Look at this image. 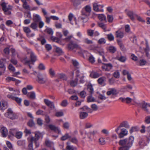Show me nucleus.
<instances>
[{"label":"nucleus","mask_w":150,"mask_h":150,"mask_svg":"<svg viewBox=\"0 0 150 150\" xmlns=\"http://www.w3.org/2000/svg\"><path fill=\"white\" fill-rule=\"evenodd\" d=\"M134 140V138L132 136L128 138L120 140L119 142V144L121 146L119 150H129L133 145Z\"/></svg>","instance_id":"obj_1"},{"label":"nucleus","mask_w":150,"mask_h":150,"mask_svg":"<svg viewBox=\"0 0 150 150\" xmlns=\"http://www.w3.org/2000/svg\"><path fill=\"white\" fill-rule=\"evenodd\" d=\"M34 137H31L30 139V143L28 145V149L29 150H33V143L35 144V148H36L39 146L40 144L38 141L40 138L41 134L38 132H36L35 133Z\"/></svg>","instance_id":"obj_2"},{"label":"nucleus","mask_w":150,"mask_h":150,"mask_svg":"<svg viewBox=\"0 0 150 150\" xmlns=\"http://www.w3.org/2000/svg\"><path fill=\"white\" fill-rule=\"evenodd\" d=\"M30 60H29L27 57H24L23 59V62L25 65L28 66L30 69L34 64L35 62L37 60V59L34 53H32L30 55Z\"/></svg>","instance_id":"obj_3"},{"label":"nucleus","mask_w":150,"mask_h":150,"mask_svg":"<svg viewBox=\"0 0 150 150\" xmlns=\"http://www.w3.org/2000/svg\"><path fill=\"white\" fill-rule=\"evenodd\" d=\"M37 81L40 84H45L49 83L47 76L45 74L38 73L37 74Z\"/></svg>","instance_id":"obj_4"},{"label":"nucleus","mask_w":150,"mask_h":150,"mask_svg":"<svg viewBox=\"0 0 150 150\" xmlns=\"http://www.w3.org/2000/svg\"><path fill=\"white\" fill-rule=\"evenodd\" d=\"M127 15L132 21H134L135 18H136L139 21L142 23L145 22L141 17L132 11H129L127 13Z\"/></svg>","instance_id":"obj_5"},{"label":"nucleus","mask_w":150,"mask_h":150,"mask_svg":"<svg viewBox=\"0 0 150 150\" xmlns=\"http://www.w3.org/2000/svg\"><path fill=\"white\" fill-rule=\"evenodd\" d=\"M5 117L12 120H14L18 118L16 115L14 113L11 108H8L7 112L4 114Z\"/></svg>","instance_id":"obj_6"},{"label":"nucleus","mask_w":150,"mask_h":150,"mask_svg":"<svg viewBox=\"0 0 150 150\" xmlns=\"http://www.w3.org/2000/svg\"><path fill=\"white\" fill-rule=\"evenodd\" d=\"M7 3L3 2L1 4V6L5 14L6 15H9L11 13V8L10 7H7Z\"/></svg>","instance_id":"obj_7"},{"label":"nucleus","mask_w":150,"mask_h":150,"mask_svg":"<svg viewBox=\"0 0 150 150\" xmlns=\"http://www.w3.org/2000/svg\"><path fill=\"white\" fill-rule=\"evenodd\" d=\"M115 59L122 62H124L126 60V57L122 55L121 53L120 52L117 53Z\"/></svg>","instance_id":"obj_8"},{"label":"nucleus","mask_w":150,"mask_h":150,"mask_svg":"<svg viewBox=\"0 0 150 150\" xmlns=\"http://www.w3.org/2000/svg\"><path fill=\"white\" fill-rule=\"evenodd\" d=\"M89 16L88 15L81 11V14L79 17V19L80 20L82 21L83 23H85L88 21V16Z\"/></svg>","instance_id":"obj_9"},{"label":"nucleus","mask_w":150,"mask_h":150,"mask_svg":"<svg viewBox=\"0 0 150 150\" xmlns=\"http://www.w3.org/2000/svg\"><path fill=\"white\" fill-rule=\"evenodd\" d=\"M150 108V103L146 102H144L142 103V108L144 111L148 113H149L150 112L149 108Z\"/></svg>","instance_id":"obj_10"},{"label":"nucleus","mask_w":150,"mask_h":150,"mask_svg":"<svg viewBox=\"0 0 150 150\" xmlns=\"http://www.w3.org/2000/svg\"><path fill=\"white\" fill-rule=\"evenodd\" d=\"M128 131L125 128H122L120 129V132L118 133V137L120 138L124 137L128 134Z\"/></svg>","instance_id":"obj_11"},{"label":"nucleus","mask_w":150,"mask_h":150,"mask_svg":"<svg viewBox=\"0 0 150 150\" xmlns=\"http://www.w3.org/2000/svg\"><path fill=\"white\" fill-rule=\"evenodd\" d=\"M48 127L51 130L54 131L55 132L59 134H61V130L58 127L52 124L49 125Z\"/></svg>","instance_id":"obj_12"},{"label":"nucleus","mask_w":150,"mask_h":150,"mask_svg":"<svg viewBox=\"0 0 150 150\" xmlns=\"http://www.w3.org/2000/svg\"><path fill=\"white\" fill-rule=\"evenodd\" d=\"M44 102L45 103L48 107H50L51 109H54L55 108L54 103L47 99H44Z\"/></svg>","instance_id":"obj_13"},{"label":"nucleus","mask_w":150,"mask_h":150,"mask_svg":"<svg viewBox=\"0 0 150 150\" xmlns=\"http://www.w3.org/2000/svg\"><path fill=\"white\" fill-rule=\"evenodd\" d=\"M19 91L17 90H16V91L14 90L13 93L8 95L7 97L10 99L14 100L16 97L15 96L16 95H19Z\"/></svg>","instance_id":"obj_14"},{"label":"nucleus","mask_w":150,"mask_h":150,"mask_svg":"<svg viewBox=\"0 0 150 150\" xmlns=\"http://www.w3.org/2000/svg\"><path fill=\"white\" fill-rule=\"evenodd\" d=\"M8 107L7 102L4 100L0 101V110H4L6 109Z\"/></svg>","instance_id":"obj_15"},{"label":"nucleus","mask_w":150,"mask_h":150,"mask_svg":"<svg viewBox=\"0 0 150 150\" xmlns=\"http://www.w3.org/2000/svg\"><path fill=\"white\" fill-rule=\"evenodd\" d=\"M103 65L102 66L103 69L105 70V71H109L112 67V65L110 63L103 64Z\"/></svg>","instance_id":"obj_16"},{"label":"nucleus","mask_w":150,"mask_h":150,"mask_svg":"<svg viewBox=\"0 0 150 150\" xmlns=\"http://www.w3.org/2000/svg\"><path fill=\"white\" fill-rule=\"evenodd\" d=\"M91 11V8L90 6L89 5H87L82 9L81 11L89 15Z\"/></svg>","instance_id":"obj_17"},{"label":"nucleus","mask_w":150,"mask_h":150,"mask_svg":"<svg viewBox=\"0 0 150 150\" xmlns=\"http://www.w3.org/2000/svg\"><path fill=\"white\" fill-rule=\"evenodd\" d=\"M68 47L69 50H72L78 47V45L73 41H71L68 45Z\"/></svg>","instance_id":"obj_18"},{"label":"nucleus","mask_w":150,"mask_h":150,"mask_svg":"<svg viewBox=\"0 0 150 150\" xmlns=\"http://www.w3.org/2000/svg\"><path fill=\"white\" fill-rule=\"evenodd\" d=\"M117 93V90L115 88H111L109 89V91L107 92V94L109 96L111 94L113 95H116Z\"/></svg>","instance_id":"obj_19"},{"label":"nucleus","mask_w":150,"mask_h":150,"mask_svg":"<svg viewBox=\"0 0 150 150\" xmlns=\"http://www.w3.org/2000/svg\"><path fill=\"white\" fill-rule=\"evenodd\" d=\"M0 131L3 137H5L7 136L8 132L7 129L5 127H1Z\"/></svg>","instance_id":"obj_20"},{"label":"nucleus","mask_w":150,"mask_h":150,"mask_svg":"<svg viewBox=\"0 0 150 150\" xmlns=\"http://www.w3.org/2000/svg\"><path fill=\"white\" fill-rule=\"evenodd\" d=\"M120 127H125L126 129H129L130 127V126L128 122L126 121H123L120 124Z\"/></svg>","instance_id":"obj_21"},{"label":"nucleus","mask_w":150,"mask_h":150,"mask_svg":"<svg viewBox=\"0 0 150 150\" xmlns=\"http://www.w3.org/2000/svg\"><path fill=\"white\" fill-rule=\"evenodd\" d=\"M101 6H100V5H98L96 3H95L93 4V10L96 11H103V9H99V7Z\"/></svg>","instance_id":"obj_22"},{"label":"nucleus","mask_w":150,"mask_h":150,"mask_svg":"<svg viewBox=\"0 0 150 150\" xmlns=\"http://www.w3.org/2000/svg\"><path fill=\"white\" fill-rule=\"evenodd\" d=\"M115 35L116 37L121 38L124 36V33L123 32L118 30L116 32Z\"/></svg>","instance_id":"obj_23"},{"label":"nucleus","mask_w":150,"mask_h":150,"mask_svg":"<svg viewBox=\"0 0 150 150\" xmlns=\"http://www.w3.org/2000/svg\"><path fill=\"white\" fill-rule=\"evenodd\" d=\"M33 19L34 22L38 23V22L40 21L41 18L39 15L35 14L33 15Z\"/></svg>","instance_id":"obj_24"},{"label":"nucleus","mask_w":150,"mask_h":150,"mask_svg":"<svg viewBox=\"0 0 150 150\" xmlns=\"http://www.w3.org/2000/svg\"><path fill=\"white\" fill-rule=\"evenodd\" d=\"M27 96L31 99H35V94L34 92L32 91L28 93Z\"/></svg>","instance_id":"obj_25"},{"label":"nucleus","mask_w":150,"mask_h":150,"mask_svg":"<svg viewBox=\"0 0 150 150\" xmlns=\"http://www.w3.org/2000/svg\"><path fill=\"white\" fill-rule=\"evenodd\" d=\"M101 75V74L96 72H92L90 74L91 76L93 78H97Z\"/></svg>","instance_id":"obj_26"},{"label":"nucleus","mask_w":150,"mask_h":150,"mask_svg":"<svg viewBox=\"0 0 150 150\" xmlns=\"http://www.w3.org/2000/svg\"><path fill=\"white\" fill-rule=\"evenodd\" d=\"M54 49L56 52L59 55H61L63 54V52L62 49L59 47L56 46H54Z\"/></svg>","instance_id":"obj_27"},{"label":"nucleus","mask_w":150,"mask_h":150,"mask_svg":"<svg viewBox=\"0 0 150 150\" xmlns=\"http://www.w3.org/2000/svg\"><path fill=\"white\" fill-rule=\"evenodd\" d=\"M108 49L110 52L112 53H114L116 50L115 47L112 46H110L108 47Z\"/></svg>","instance_id":"obj_28"},{"label":"nucleus","mask_w":150,"mask_h":150,"mask_svg":"<svg viewBox=\"0 0 150 150\" xmlns=\"http://www.w3.org/2000/svg\"><path fill=\"white\" fill-rule=\"evenodd\" d=\"M88 114L87 113L84 112H81L80 113V117L81 119H84L87 117Z\"/></svg>","instance_id":"obj_29"},{"label":"nucleus","mask_w":150,"mask_h":150,"mask_svg":"<svg viewBox=\"0 0 150 150\" xmlns=\"http://www.w3.org/2000/svg\"><path fill=\"white\" fill-rule=\"evenodd\" d=\"M45 144L46 145L47 147H52V148H54L53 143L51 141L48 140H46L45 141Z\"/></svg>","instance_id":"obj_30"},{"label":"nucleus","mask_w":150,"mask_h":150,"mask_svg":"<svg viewBox=\"0 0 150 150\" xmlns=\"http://www.w3.org/2000/svg\"><path fill=\"white\" fill-rule=\"evenodd\" d=\"M106 80V78L104 76H103L99 78L98 80V81L99 84L102 85Z\"/></svg>","instance_id":"obj_31"},{"label":"nucleus","mask_w":150,"mask_h":150,"mask_svg":"<svg viewBox=\"0 0 150 150\" xmlns=\"http://www.w3.org/2000/svg\"><path fill=\"white\" fill-rule=\"evenodd\" d=\"M88 60L89 62L91 64L94 63L95 62V58L91 54H90L88 56Z\"/></svg>","instance_id":"obj_32"},{"label":"nucleus","mask_w":150,"mask_h":150,"mask_svg":"<svg viewBox=\"0 0 150 150\" xmlns=\"http://www.w3.org/2000/svg\"><path fill=\"white\" fill-rule=\"evenodd\" d=\"M78 81V79L76 78L74 80H72L70 82V84L72 86L74 87L76 86Z\"/></svg>","instance_id":"obj_33"},{"label":"nucleus","mask_w":150,"mask_h":150,"mask_svg":"<svg viewBox=\"0 0 150 150\" xmlns=\"http://www.w3.org/2000/svg\"><path fill=\"white\" fill-rule=\"evenodd\" d=\"M83 42L85 43L88 45H91L93 43V42L92 40H89L88 38L84 39L83 40Z\"/></svg>","instance_id":"obj_34"},{"label":"nucleus","mask_w":150,"mask_h":150,"mask_svg":"<svg viewBox=\"0 0 150 150\" xmlns=\"http://www.w3.org/2000/svg\"><path fill=\"white\" fill-rule=\"evenodd\" d=\"M18 130L17 128L11 129L10 131V133L12 136H15Z\"/></svg>","instance_id":"obj_35"},{"label":"nucleus","mask_w":150,"mask_h":150,"mask_svg":"<svg viewBox=\"0 0 150 150\" xmlns=\"http://www.w3.org/2000/svg\"><path fill=\"white\" fill-rule=\"evenodd\" d=\"M117 42L118 45L120 46L121 50L122 51L124 50H125L124 46L121 41L120 40H117Z\"/></svg>","instance_id":"obj_36"},{"label":"nucleus","mask_w":150,"mask_h":150,"mask_svg":"<svg viewBox=\"0 0 150 150\" xmlns=\"http://www.w3.org/2000/svg\"><path fill=\"white\" fill-rule=\"evenodd\" d=\"M98 17L101 21H106V17L103 14H99Z\"/></svg>","instance_id":"obj_37"},{"label":"nucleus","mask_w":150,"mask_h":150,"mask_svg":"<svg viewBox=\"0 0 150 150\" xmlns=\"http://www.w3.org/2000/svg\"><path fill=\"white\" fill-rule=\"evenodd\" d=\"M23 7L25 9L28 10H30L29 6L27 4V2H23Z\"/></svg>","instance_id":"obj_38"},{"label":"nucleus","mask_w":150,"mask_h":150,"mask_svg":"<svg viewBox=\"0 0 150 150\" xmlns=\"http://www.w3.org/2000/svg\"><path fill=\"white\" fill-rule=\"evenodd\" d=\"M37 40L40 42L42 45H44L46 42V40L42 37L38 38Z\"/></svg>","instance_id":"obj_39"},{"label":"nucleus","mask_w":150,"mask_h":150,"mask_svg":"<svg viewBox=\"0 0 150 150\" xmlns=\"http://www.w3.org/2000/svg\"><path fill=\"white\" fill-rule=\"evenodd\" d=\"M22 135V133L20 131H18V130L15 134V136L16 138L18 139H20L21 138Z\"/></svg>","instance_id":"obj_40"},{"label":"nucleus","mask_w":150,"mask_h":150,"mask_svg":"<svg viewBox=\"0 0 150 150\" xmlns=\"http://www.w3.org/2000/svg\"><path fill=\"white\" fill-rule=\"evenodd\" d=\"M38 24L37 23L33 22L31 24L30 27L33 29L35 30L37 28Z\"/></svg>","instance_id":"obj_41"},{"label":"nucleus","mask_w":150,"mask_h":150,"mask_svg":"<svg viewBox=\"0 0 150 150\" xmlns=\"http://www.w3.org/2000/svg\"><path fill=\"white\" fill-rule=\"evenodd\" d=\"M87 102H94L95 101V99L91 96H89L87 97Z\"/></svg>","instance_id":"obj_42"},{"label":"nucleus","mask_w":150,"mask_h":150,"mask_svg":"<svg viewBox=\"0 0 150 150\" xmlns=\"http://www.w3.org/2000/svg\"><path fill=\"white\" fill-rule=\"evenodd\" d=\"M98 24L99 26L103 29L105 30V31H106V27L105 24L102 22L98 23Z\"/></svg>","instance_id":"obj_43"},{"label":"nucleus","mask_w":150,"mask_h":150,"mask_svg":"<svg viewBox=\"0 0 150 150\" xmlns=\"http://www.w3.org/2000/svg\"><path fill=\"white\" fill-rule=\"evenodd\" d=\"M0 69H1L3 72H4L5 70L6 67L5 66L3 62H1L0 61Z\"/></svg>","instance_id":"obj_44"},{"label":"nucleus","mask_w":150,"mask_h":150,"mask_svg":"<svg viewBox=\"0 0 150 150\" xmlns=\"http://www.w3.org/2000/svg\"><path fill=\"white\" fill-rule=\"evenodd\" d=\"M17 144L20 146H23L25 144V142L23 140H19L17 142Z\"/></svg>","instance_id":"obj_45"},{"label":"nucleus","mask_w":150,"mask_h":150,"mask_svg":"<svg viewBox=\"0 0 150 150\" xmlns=\"http://www.w3.org/2000/svg\"><path fill=\"white\" fill-rule=\"evenodd\" d=\"M58 77L61 79H62L63 80H66L67 79V77L66 75L63 74H58Z\"/></svg>","instance_id":"obj_46"},{"label":"nucleus","mask_w":150,"mask_h":150,"mask_svg":"<svg viewBox=\"0 0 150 150\" xmlns=\"http://www.w3.org/2000/svg\"><path fill=\"white\" fill-rule=\"evenodd\" d=\"M94 31L93 30L91 29L88 30L87 31L88 35L91 37L94 34Z\"/></svg>","instance_id":"obj_47"},{"label":"nucleus","mask_w":150,"mask_h":150,"mask_svg":"<svg viewBox=\"0 0 150 150\" xmlns=\"http://www.w3.org/2000/svg\"><path fill=\"white\" fill-rule=\"evenodd\" d=\"M87 89L91 94H92L93 92V89L91 85H88V86Z\"/></svg>","instance_id":"obj_48"},{"label":"nucleus","mask_w":150,"mask_h":150,"mask_svg":"<svg viewBox=\"0 0 150 150\" xmlns=\"http://www.w3.org/2000/svg\"><path fill=\"white\" fill-rule=\"evenodd\" d=\"M107 37L110 41H112L114 40V36L111 33H110L107 35Z\"/></svg>","instance_id":"obj_49"},{"label":"nucleus","mask_w":150,"mask_h":150,"mask_svg":"<svg viewBox=\"0 0 150 150\" xmlns=\"http://www.w3.org/2000/svg\"><path fill=\"white\" fill-rule=\"evenodd\" d=\"M72 64L76 68H79V63L78 62L75 60H72Z\"/></svg>","instance_id":"obj_50"},{"label":"nucleus","mask_w":150,"mask_h":150,"mask_svg":"<svg viewBox=\"0 0 150 150\" xmlns=\"http://www.w3.org/2000/svg\"><path fill=\"white\" fill-rule=\"evenodd\" d=\"M49 74L52 77L54 76L55 73L54 70L52 68H50L49 70Z\"/></svg>","instance_id":"obj_51"},{"label":"nucleus","mask_w":150,"mask_h":150,"mask_svg":"<svg viewBox=\"0 0 150 150\" xmlns=\"http://www.w3.org/2000/svg\"><path fill=\"white\" fill-rule=\"evenodd\" d=\"M38 68L40 70H44L45 69V65L42 63H40L39 64L38 66Z\"/></svg>","instance_id":"obj_52"},{"label":"nucleus","mask_w":150,"mask_h":150,"mask_svg":"<svg viewBox=\"0 0 150 150\" xmlns=\"http://www.w3.org/2000/svg\"><path fill=\"white\" fill-rule=\"evenodd\" d=\"M99 142L101 145H104L105 144V139L103 137H101L99 139Z\"/></svg>","instance_id":"obj_53"},{"label":"nucleus","mask_w":150,"mask_h":150,"mask_svg":"<svg viewBox=\"0 0 150 150\" xmlns=\"http://www.w3.org/2000/svg\"><path fill=\"white\" fill-rule=\"evenodd\" d=\"M51 39L53 41L57 43H59L60 42V39L56 37H52Z\"/></svg>","instance_id":"obj_54"},{"label":"nucleus","mask_w":150,"mask_h":150,"mask_svg":"<svg viewBox=\"0 0 150 150\" xmlns=\"http://www.w3.org/2000/svg\"><path fill=\"white\" fill-rule=\"evenodd\" d=\"M91 107L93 110L96 111L98 109V107L96 104H93L91 105Z\"/></svg>","instance_id":"obj_55"},{"label":"nucleus","mask_w":150,"mask_h":150,"mask_svg":"<svg viewBox=\"0 0 150 150\" xmlns=\"http://www.w3.org/2000/svg\"><path fill=\"white\" fill-rule=\"evenodd\" d=\"M68 104V102L67 100H64L62 101L61 104V105L64 107H65Z\"/></svg>","instance_id":"obj_56"},{"label":"nucleus","mask_w":150,"mask_h":150,"mask_svg":"<svg viewBox=\"0 0 150 150\" xmlns=\"http://www.w3.org/2000/svg\"><path fill=\"white\" fill-rule=\"evenodd\" d=\"M90 45L88 47V48L89 49L96 50L97 49V48L94 45L92 44Z\"/></svg>","instance_id":"obj_57"},{"label":"nucleus","mask_w":150,"mask_h":150,"mask_svg":"<svg viewBox=\"0 0 150 150\" xmlns=\"http://www.w3.org/2000/svg\"><path fill=\"white\" fill-rule=\"evenodd\" d=\"M13 22L11 20H7L6 22V24L8 26L11 27V25L13 24Z\"/></svg>","instance_id":"obj_58"},{"label":"nucleus","mask_w":150,"mask_h":150,"mask_svg":"<svg viewBox=\"0 0 150 150\" xmlns=\"http://www.w3.org/2000/svg\"><path fill=\"white\" fill-rule=\"evenodd\" d=\"M70 137L69 136L68 134H66L64 135L61 138V140L62 141H64L67 139H68V138H69Z\"/></svg>","instance_id":"obj_59"},{"label":"nucleus","mask_w":150,"mask_h":150,"mask_svg":"<svg viewBox=\"0 0 150 150\" xmlns=\"http://www.w3.org/2000/svg\"><path fill=\"white\" fill-rule=\"evenodd\" d=\"M146 63V61L144 59H141L139 61V65L141 66L145 65Z\"/></svg>","instance_id":"obj_60"},{"label":"nucleus","mask_w":150,"mask_h":150,"mask_svg":"<svg viewBox=\"0 0 150 150\" xmlns=\"http://www.w3.org/2000/svg\"><path fill=\"white\" fill-rule=\"evenodd\" d=\"M6 81L8 82H9L11 81H16V79H15L14 78H13V77H10V76L7 77L6 78Z\"/></svg>","instance_id":"obj_61"},{"label":"nucleus","mask_w":150,"mask_h":150,"mask_svg":"<svg viewBox=\"0 0 150 150\" xmlns=\"http://www.w3.org/2000/svg\"><path fill=\"white\" fill-rule=\"evenodd\" d=\"M46 31L47 33L50 35H52L53 33V31L51 28H47L46 29Z\"/></svg>","instance_id":"obj_62"},{"label":"nucleus","mask_w":150,"mask_h":150,"mask_svg":"<svg viewBox=\"0 0 150 150\" xmlns=\"http://www.w3.org/2000/svg\"><path fill=\"white\" fill-rule=\"evenodd\" d=\"M8 68L9 70L12 71L14 72L15 71V68L11 64H10L9 65Z\"/></svg>","instance_id":"obj_63"},{"label":"nucleus","mask_w":150,"mask_h":150,"mask_svg":"<svg viewBox=\"0 0 150 150\" xmlns=\"http://www.w3.org/2000/svg\"><path fill=\"white\" fill-rule=\"evenodd\" d=\"M24 31L27 33H29L31 32V30L28 27H24L23 28Z\"/></svg>","instance_id":"obj_64"}]
</instances>
